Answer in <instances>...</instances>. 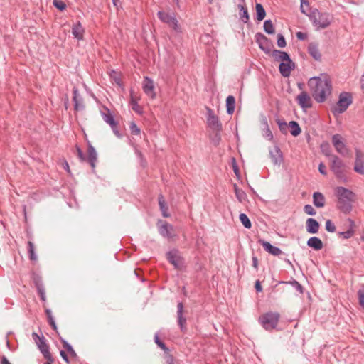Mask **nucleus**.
I'll return each instance as SVG.
<instances>
[{"label":"nucleus","mask_w":364,"mask_h":364,"mask_svg":"<svg viewBox=\"0 0 364 364\" xmlns=\"http://www.w3.org/2000/svg\"><path fill=\"white\" fill-rule=\"evenodd\" d=\"M311 93L316 102L322 103L331 95L332 82L327 75L314 76L308 82Z\"/></svg>","instance_id":"1"},{"label":"nucleus","mask_w":364,"mask_h":364,"mask_svg":"<svg viewBox=\"0 0 364 364\" xmlns=\"http://www.w3.org/2000/svg\"><path fill=\"white\" fill-rule=\"evenodd\" d=\"M336 194L338 197V207L343 213H349L352 210V202L355 196L354 193L344 187H337Z\"/></svg>","instance_id":"2"},{"label":"nucleus","mask_w":364,"mask_h":364,"mask_svg":"<svg viewBox=\"0 0 364 364\" xmlns=\"http://www.w3.org/2000/svg\"><path fill=\"white\" fill-rule=\"evenodd\" d=\"M309 19L316 30L323 29L329 26L332 22V16L327 12H321L315 9L309 15Z\"/></svg>","instance_id":"3"},{"label":"nucleus","mask_w":364,"mask_h":364,"mask_svg":"<svg viewBox=\"0 0 364 364\" xmlns=\"http://www.w3.org/2000/svg\"><path fill=\"white\" fill-rule=\"evenodd\" d=\"M331 169L339 181L347 183L349 181L345 164L338 156L335 155L331 156Z\"/></svg>","instance_id":"4"},{"label":"nucleus","mask_w":364,"mask_h":364,"mask_svg":"<svg viewBox=\"0 0 364 364\" xmlns=\"http://www.w3.org/2000/svg\"><path fill=\"white\" fill-rule=\"evenodd\" d=\"M279 318L278 312L269 311L259 317V322L266 331H272L277 328Z\"/></svg>","instance_id":"5"},{"label":"nucleus","mask_w":364,"mask_h":364,"mask_svg":"<svg viewBox=\"0 0 364 364\" xmlns=\"http://www.w3.org/2000/svg\"><path fill=\"white\" fill-rule=\"evenodd\" d=\"M157 16L162 23L167 24L168 27L171 28L176 33L181 32V26L174 12L159 11Z\"/></svg>","instance_id":"6"},{"label":"nucleus","mask_w":364,"mask_h":364,"mask_svg":"<svg viewBox=\"0 0 364 364\" xmlns=\"http://www.w3.org/2000/svg\"><path fill=\"white\" fill-rule=\"evenodd\" d=\"M76 151L77 157L80 161L81 162H88L92 167V171L95 172V164L97 160V154L95 149L91 144H89L87 148L88 156L87 157L85 156L82 150L78 146H76Z\"/></svg>","instance_id":"7"},{"label":"nucleus","mask_w":364,"mask_h":364,"mask_svg":"<svg viewBox=\"0 0 364 364\" xmlns=\"http://www.w3.org/2000/svg\"><path fill=\"white\" fill-rule=\"evenodd\" d=\"M207 111V125L213 132H215V137L218 138V141L220 140V132L223 129L222 123L220 122L218 116L214 113V111L210 107H206Z\"/></svg>","instance_id":"8"},{"label":"nucleus","mask_w":364,"mask_h":364,"mask_svg":"<svg viewBox=\"0 0 364 364\" xmlns=\"http://www.w3.org/2000/svg\"><path fill=\"white\" fill-rule=\"evenodd\" d=\"M353 97L350 92H343L339 95L338 101L336 106L333 109L334 114L343 113L348 107L352 104Z\"/></svg>","instance_id":"9"},{"label":"nucleus","mask_w":364,"mask_h":364,"mask_svg":"<svg viewBox=\"0 0 364 364\" xmlns=\"http://www.w3.org/2000/svg\"><path fill=\"white\" fill-rule=\"evenodd\" d=\"M32 338L44 358L50 362L53 361L52 355L49 350L50 348L46 343V340L44 336L42 335L40 336L37 333L33 332Z\"/></svg>","instance_id":"10"},{"label":"nucleus","mask_w":364,"mask_h":364,"mask_svg":"<svg viewBox=\"0 0 364 364\" xmlns=\"http://www.w3.org/2000/svg\"><path fill=\"white\" fill-rule=\"evenodd\" d=\"M255 41L259 48L265 53H269L272 51V43L264 34L257 33L255 35Z\"/></svg>","instance_id":"11"},{"label":"nucleus","mask_w":364,"mask_h":364,"mask_svg":"<svg viewBox=\"0 0 364 364\" xmlns=\"http://www.w3.org/2000/svg\"><path fill=\"white\" fill-rule=\"evenodd\" d=\"M332 144L335 147L336 151L342 156H346L348 154V150L342 140V136L338 134H334L332 136Z\"/></svg>","instance_id":"12"},{"label":"nucleus","mask_w":364,"mask_h":364,"mask_svg":"<svg viewBox=\"0 0 364 364\" xmlns=\"http://www.w3.org/2000/svg\"><path fill=\"white\" fill-rule=\"evenodd\" d=\"M296 101L303 109H309L313 105L310 95L305 91H302L297 95Z\"/></svg>","instance_id":"13"},{"label":"nucleus","mask_w":364,"mask_h":364,"mask_svg":"<svg viewBox=\"0 0 364 364\" xmlns=\"http://www.w3.org/2000/svg\"><path fill=\"white\" fill-rule=\"evenodd\" d=\"M353 169L356 173L364 175V153L359 149L355 150V161Z\"/></svg>","instance_id":"14"},{"label":"nucleus","mask_w":364,"mask_h":364,"mask_svg":"<svg viewBox=\"0 0 364 364\" xmlns=\"http://www.w3.org/2000/svg\"><path fill=\"white\" fill-rule=\"evenodd\" d=\"M166 257L168 262L172 264L176 269H180L182 267L183 259L176 250L169 251L166 254Z\"/></svg>","instance_id":"15"},{"label":"nucleus","mask_w":364,"mask_h":364,"mask_svg":"<svg viewBox=\"0 0 364 364\" xmlns=\"http://www.w3.org/2000/svg\"><path fill=\"white\" fill-rule=\"evenodd\" d=\"M295 68V63L291 59L282 62L279 65V70L281 75L284 77H288L291 75V70Z\"/></svg>","instance_id":"16"},{"label":"nucleus","mask_w":364,"mask_h":364,"mask_svg":"<svg viewBox=\"0 0 364 364\" xmlns=\"http://www.w3.org/2000/svg\"><path fill=\"white\" fill-rule=\"evenodd\" d=\"M183 304L182 302H178L177 304V322L182 332H186V318L183 316Z\"/></svg>","instance_id":"17"},{"label":"nucleus","mask_w":364,"mask_h":364,"mask_svg":"<svg viewBox=\"0 0 364 364\" xmlns=\"http://www.w3.org/2000/svg\"><path fill=\"white\" fill-rule=\"evenodd\" d=\"M73 102L74 105V109L75 111H81L85 109V105L83 103V98L79 93L78 89L74 87L73 89Z\"/></svg>","instance_id":"18"},{"label":"nucleus","mask_w":364,"mask_h":364,"mask_svg":"<svg viewBox=\"0 0 364 364\" xmlns=\"http://www.w3.org/2000/svg\"><path fill=\"white\" fill-rule=\"evenodd\" d=\"M143 90L144 93L151 98H155L156 93L154 92V82L151 78L144 77L143 81Z\"/></svg>","instance_id":"19"},{"label":"nucleus","mask_w":364,"mask_h":364,"mask_svg":"<svg viewBox=\"0 0 364 364\" xmlns=\"http://www.w3.org/2000/svg\"><path fill=\"white\" fill-rule=\"evenodd\" d=\"M33 283L41 299L45 302L46 301V291L41 277L36 275L33 277Z\"/></svg>","instance_id":"20"},{"label":"nucleus","mask_w":364,"mask_h":364,"mask_svg":"<svg viewBox=\"0 0 364 364\" xmlns=\"http://www.w3.org/2000/svg\"><path fill=\"white\" fill-rule=\"evenodd\" d=\"M269 155L274 164L280 165L283 162V154L278 146H275L273 150L269 151Z\"/></svg>","instance_id":"21"},{"label":"nucleus","mask_w":364,"mask_h":364,"mask_svg":"<svg viewBox=\"0 0 364 364\" xmlns=\"http://www.w3.org/2000/svg\"><path fill=\"white\" fill-rule=\"evenodd\" d=\"M158 228L159 234L164 237L172 238L174 237V235L171 233L173 230V226L172 225L164 223L160 225L158 224Z\"/></svg>","instance_id":"22"},{"label":"nucleus","mask_w":364,"mask_h":364,"mask_svg":"<svg viewBox=\"0 0 364 364\" xmlns=\"http://www.w3.org/2000/svg\"><path fill=\"white\" fill-rule=\"evenodd\" d=\"M320 228L319 223L314 218H309L306 221V232L310 234H316Z\"/></svg>","instance_id":"23"},{"label":"nucleus","mask_w":364,"mask_h":364,"mask_svg":"<svg viewBox=\"0 0 364 364\" xmlns=\"http://www.w3.org/2000/svg\"><path fill=\"white\" fill-rule=\"evenodd\" d=\"M259 243L262 245V246L267 252H268L269 254L272 255L278 256L282 252L279 247L271 245L269 242L264 241L263 240H259Z\"/></svg>","instance_id":"24"},{"label":"nucleus","mask_w":364,"mask_h":364,"mask_svg":"<svg viewBox=\"0 0 364 364\" xmlns=\"http://www.w3.org/2000/svg\"><path fill=\"white\" fill-rule=\"evenodd\" d=\"M84 32L85 30L80 21H77L76 23L73 24L72 27V34L73 35L74 38L79 41L82 40Z\"/></svg>","instance_id":"25"},{"label":"nucleus","mask_w":364,"mask_h":364,"mask_svg":"<svg viewBox=\"0 0 364 364\" xmlns=\"http://www.w3.org/2000/svg\"><path fill=\"white\" fill-rule=\"evenodd\" d=\"M306 245L308 247L314 249V250H320L323 247V242L319 237H310L307 240Z\"/></svg>","instance_id":"26"},{"label":"nucleus","mask_w":364,"mask_h":364,"mask_svg":"<svg viewBox=\"0 0 364 364\" xmlns=\"http://www.w3.org/2000/svg\"><path fill=\"white\" fill-rule=\"evenodd\" d=\"M308 53L316 60L321 59V55L319 51L318 45L316 43H311L308 46Z\"/></svg>","instance_id":"27"},{"label":"nucleus","mask_w":364,"mask_h":364,"mask_svg":"<svg viewBox=\"0 0 364 364\" xmlns=\"http://www.w3.org/2000/svg\"><path fill=\"white\" fill-rule=\"evenodd\" d=\"M158 200L162 216L164 218H168L170 216L168 213V207L162 194L159 196Z\"/></svg>","instance_id":"28"},{"label":"nucleus","mask_w":364,"mask_h":364,"mask_svg":"<svg viewBox=\"0 0 364 364\" xmlns=\"http://www.w3.org/2000/svg\"><path fill=\"white\" fill-rule=\"evenodd\" d=\"M105 109L106 112H101L103 120L110 127H114L117 122L114 120L113 114L108 108L105 107Z\"/></svg>","instance_id":"29"},{"label":"nucleus","mask_w":364,"mask_h":364,"mask_svg":"<svg viewBox=\"0 0 364 364\" xmlns=\"http://www.w3.org/2000/svg\"><path fill=\"white\" fill-rule=\"evenodd\" d=\"M313 203L316 208H323L325 205V197L320 192H315L313 194Z\"/></svg>","instance_id":"30"},{"label":"nucleus","mask_w":364,"mask_h":364,"mask_svg":"<svg viewBox=\"0 0 364 364\" xmlns=\"http://www.w3.org/2000/svg\"><path fill=\"white\" fill-rule=\"evenodd\" d=\"M348 222L349 223V228L346 231L341 232L339 233L345 239L350 238L354 234V227H355L354 221L352 219L348 218Z\"/></svg>","instance_id":"31"},{"label":"nucleus","mask_w":364,"mask_h":364,"mask_svg":"<svg viewBox=\"0 0 364 364\" xmlns=\"http://www.w3.org/2000/svg\"><path fill=\"white\" fill-rule=\"evenodd\" d=\"M235 99L232 95H229L226 98L227 113L232 114L235 111Z\"/></svg>","instance_id":"32"},{"label":"nucleus","mask_w":364,"mask_h":364,"mask_svg":"<svg viewBox=\"0 0 364 364\" xmlns=\"http://www.w3.org/2000/svg\"><path fill=\"white\" fill-rule=\"evenodd\" d=\"M272 55L275 58L276 60H280L282 62L291 59L287 53L278 50H274L272 52Z\"/></svg>","instance_id":"33"},{"label":"nucleus","mask_w":364,"mask_h":364,"mask_svg":"<svg viewBox=\"0 0 364 364\" xmlns=\"http://www.w3.org/2000/svg\"><path fill=\"white\" fill-rule=\"evenodd\" d=\"M255 9H256V18L257 21H262L266 16V11L263 7V6L261 4L257 3L255 5Z\"/></svg>","instance_id":"34"},{"label":"nucleus","mask_w":364,"mask_h":364,"mask_svg":"<svg viewBox=\"0 0 364 364\" xmlns=\"http://www.w3.org/2000/svg\"><path fill=\"white\" fill-rule=\"evenodd\" d=\"M130 105L132 109L138 114L141 115L143 114V108L138 104L137 100L133 97L131 93Z\"/></svg>","instance_id":"35"},{"label":"nucleus","mask_w":364,"mask_h":364,"mask_svg":"<svg viewBox=\"0 0 364 364\" xmlns=\"http://www.w3.org/2000/svg\"><path fill=\"white\" fill-rule=\"evenodd\" d=\"M28 246V257L30 260L33 262L37 261V255L35 252V245L31 241H28L27 242Z\"/></svg>","instance_id":"36"},{"label":"nucleus","mask_w":364,"mask_h":364,"mask_svg":"<svg viewBox=\"0 0 364 364\" xmlns=\"http://www.w3.org/2000/svg\"><path fill=\"white\" fill-rule=\"evenodd\" d=\"M234 191L239 202L242 203L247 200V195L245 191L239 188L236 184L234 185Z\"/></svg>","instance_id":"37"},{"label":"nucleus","mask_w":364,"mask_h":364,"mask_svg":"<svg viewBox=\"0 0 364 364\" xmlns=\"http://www.w3.org/2000/svg\"><path fill=\"white\" fill-rule=\"evenodd\" d=\"M289 127H290L291 130L290 132L294 136H296L299 134H300L301 130L299 125V124L295 121H291L289 123Z\"/></svg>","instance_id":"38"},{"label":"nucleus","mask_w":364,"mask_h":364,"mask_svg":"<svg viewBox=\"0 0 364 364\" xmlns=\"http://www.w3.org/2000/svg\"><path fill=\"white\" fill-rule=\"evenodd\" d=\"M264 30L268 34H273L275 32L274 26L271 20H266L264 22Z\"/></svg>","instance_id":"39"},{"label":"nucleus","mask_w":364,"mask_h":364,"mask_svg":"<svg viewBox=\"0 0 364 364\" xmlns=\"http://www.w3.org/2000/svg\"><path fill=\"white\" fill-rule=\"evenodd\" d=\"M239 218L245 228L250 229L252 227V223L245 213H240Z\"/></svg>","instance_id":"40"},{"label":"nucleus","mask_w":364,"mask_h":364,"mask_svg":"<svg viewBox=\"0 0 364 364\" xmlns=\"http://www.w3.org/2000/svg\"><path fill=\"white\" fill-rule=\"evenodd\" d=\"M239 7L240 9V17L244 23H247L249 21V14L247 9L245 7V6L240 4Z\"/></svg>","instance_id":"41"},{"label":"nucleus","mask_w":364,"mask_h":364,"mask_svg":"<svg viewBox=\"0 0 364 364\" xmlns=\"http://www.w3.org/2000/svg\"><path fill=\"white\" fill-rule=\"evenodd\" d=\"M53 4L55 7L61 11L66 9V4L62 0H53Z\"/></svg>","instance_id":"42"},{"label":"nucleus","mask_w":364,"mask_h":364,"mask_svg":"<svg viewBox=\"0 0 364 364\" xmlns=\"http://www.w3.org/2000/svg\"><path fill=\"white\" fill-rule=\"evenodd\" d=\"M325 228L329 232H334L336 231V226L331 220L326 221Z\"/></svg>","instance_id":"43"},{"label":"nucleus","mask_w":364,"mask_h":364,"mask_svg":"<svg viewBox=\"0 0 364 364\" xmlns=\"http://www.w3.org/2000/svg\"><path fill=\"white\" fill-rule=\"evenodd\" d=\"M155 343L165 352L168 351V348L166 346L165 343L160 341L159 336L156 334L154 336Z\"/></svg>","instance_id":"44"},{"label":"nucleus","mask_w":364,"mask_h":364,"mask_svg":"<svg viewBox=\"0 0 364 364\" xmlns=\"http://www.w3.org/2000/svg\"><path fill=\"white\" fill-rule=\"evenodd\" d=\"M130 131L133 135H139L140 134V129L137 127L135 122H132L129 126Z\"/></svg>","instance_id":"45"},{"label":"nucleus","mask_w":364,"mask_h":364,"mask_svg":"<svg viewBox=\"0 0 364 364\" xmlns=\"http://www.w3.org/2000/svg\"><path fill=\"white\" fill-rule=\"evenodd\" d=\"M286 41L284 36L282 33L277 35V46L279 48H284L286 46Z\"/></svg>","instance_id":"46"},{"label":"nucleus","mask_w":364,"mask_h":364,"mask_svg":"<svg viewBox=\"0 0 364 364\" xmlns=\"http://www.w3.org/2000/svg\"><path fill=\"white\" fill-rule=\"evenodd\" d=\"M304 211L309 215H315L316 212L311 205H306L304 207Z\"/></svg>","instance_id":"47"},{"label":"nucleus","mask_w":364,"mask_h":364,"mask_svg":"<svg viewBox=\"0 0 364 364\" xmlns=\"http://www.w3.org/2000/svg\"><path fill=\"white\" fill-rule=\"evenodd\" d=\"M264 136L269 141H272L274 138L273 134L267 124L266 128L264 129Z\"/></svg>","instance_id":"48"},{"label":"nucleus","mask_w":364,"mask_h":364,"mask_svg":"<svg viewBox=\"0 0 364 364\" xmlns=\"http://www.w3.org/2000/svg\"><path fill=\"white\" fill-rule=\"evenodd\" d=\"M277 124H278V126H279V130L281 131V132L282 133H286L287 132V124L286 122H284V121H282L280 119H278L277 120Z\"/></svg>","instance_id":"49"},{"label":"nucleus","mask_w":364,"mask_h":364,"mask_svg":"<svg viewBox=\"0 0 364 364\" xmlns=\"http://www.w3.org/2000/svg\"><path fill=\"white\" fill-rule=\"evenodd\" d=\"M321 149L322 152L326 156H330L331 150H330L329 144L328 143L322 144L321 146Z\"/></svg>","instance_id":"50"},{"label":"nucleus","mask_w":364,"mask_h":364,"mask_svg":"<svg viewBox=\"0 0 364 364\" xmlns=\"http://www.w3.org/2000/svg\"><path fill=\"white\" fill-rule=\"evenodd\" d=\"M63 348H65L71 355H75V350H73L72 346L69 344L67 341H63Z\"/></svg>","instance_id":"51"},{"label":"nucleus","mask_w":364,"mask_h":364,"mask_svg":"<svg viewBox=\"0 0 364 364\" xmlns=\"http://www.w3.org/2000/svg\"><path fill=\"white\" fill-rule=\"evenodd\" d=\"M359 304L364 309V291L359 290L358 291Z\"/></svg>","instance_id":"52"},{"label":"nucleus","mask_w":364,"mask_h":364,"mask_svg":"<svg viewBox=\"0 0 364 364\" xmlns=\"http://www.w3.org/2000/svg\"><path fill=\"white\" fill-rule=\"evenodd\" d=\"M291 284L296 288V289L300 293H303V287L296 280H294Z\"/></svg>","instance_id":"53"},{"label":"nucleus","mask_w":364,"mask_h":364,"mask_svg":"<svg viewBox=\"0 0 364 364\" xmlns=\"http://www.w3.org/2000/svg\"><path fill=\"white\" fill-rule=\"evenodd\" d=\"M318 171L321 174L326 176L327 174L326 166L325 165L321 162L318 165Z\"/></svg>","instance_id":"54"},{"label":"nucleus","mask_w":364,"mask_h":364,"mask_svg":"<svg viewBox=\"0 0 364 364\" xmlns=\"http://www.w3.org/2000/svg\"><path fill=\"white\" fill-rule=\"evenodd\" d=\"M113 132L114 133V134L117 136V137H121V134L118 130V128H117V123L115 124V126L114 127H111Z\"/></svg>","instance_id":"55"},{"label":"nucleus","mask_w":364,"mask_h":364,"mask_svg":"<svg viewBox=\"0 0 364 364\" xmlns=\"http://www.w3.org/2000/svg\"><path fill=\"white\" fill-rule=\"evenodd\" d=\"M135 154L137 156V157L141 160V162L144 161V156L142 153L137 149H135Z\"/></svg>","instance_id":"56"},{"label":"nucleus","mask_w":364,"mask_h":364,"mask_svg":"<svg viewBox=\"0 0 364 364\" xmlns=\"http://www.w3.org/2000/svg\"><path fill=\"white\" fill-rule=\"evenodd\" d=\"M255 287L257 292H261L262 291V287L259 280L256 281Z\"/></svg>","instance_id":"57"},{"label":"nucleus","mask_w":364,"mask_h":364,"mask_svg":"<svg viewBox=\"0 0 364 364\" xmlns=\"http://www.w3.org/2000/svg\"><path fill=\"white\" fill-rule=\"evenodd\" d=\"M252 266L254 267V268L256 270L258 269V260H257V257H255V256L252 257Z\"/></svg>","instance_id":"58"},{"label":"nucleus","mask_w":364,"mask_h":364,"mask_svg":"<svg viewBox=\"0 0 364 364\" xmlns=\"http://www.w3.org/2000/svg\"><path fill=\"white\" fill-rule=\"evenodd\" d=\"M60 355L66 363L69 362L68 357L65 351L60 350Z\"/></svg>","instance_id":"59"},{"label":"nucleus","mask_w":364,"mask_h":364,"mask_svg":"<svg viewBox=\"0 0 364 364\" xmlns=\"http://www.w3.org/2000/svg\"><path fill=\"white\" fill-rule=\"evenodd\" d=\"M296 37L299 39V40H304L306 37V33H302V32H298L296 33Z\"/></svg>","instance_id":"60"},{"label":"nucleus","mask_w":364,"mask_h":364,"mask_svg":"<svg viewBox=\"0 0 364 364\" xmlns=\"http://www.w3.org/2000/svg\"><path fill=\"white\" fill-rule=\"evenodd\" d=\"M46 314L48 318V321L52 320L53 318V315H52V311L50 309H46Z\"/></svg>","instance_id":"61"},{"label":"nucleus","mask_w":364,"mask_h":364,"mask_svg":"<svg viewBox=\"0 0 364 364\" xmlns=\"http://www.w3.org/2000/svg\"><path fill=\"white\" fill-rule=\"evenodd\" d=\"M166 363L167 364H173V358L172 355H168L166 357Z\"/></svg>","instance_id":"62"},{"label":"nucleus","mask_w":364,"mask_h":364,"mask_svg":"<svg viewBox=\"0 0 364 364\" xmlns=\"http://www.w3.org/2000/svg\"><path fill=\"white\" fill-rule=\"evenodd\" d=\"M48 322H49V324L51 326V327H52V328L53 330H56L57 329V326L55 324L54 318H53L52 320H49Z\"/></svg>","instance_id":"63"},{"label":"nucleus","mask_w":364,"mask_h":364,"mask_svg":"<svg viewBox=\"0 0 364 364\" xmlns=\"http://www.w3.org/2000/svg\"><path fill=\"white\" fill-rule=\"evenodd\" d=\"M1 364H11V363L5 356H3L1 358Z\"/></svg>","instance_id":"64"}]
</instances>
